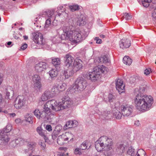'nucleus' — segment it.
Here are the masks:
<instances>
[{
  "instance_id": "1",
  "label": "nucleus",
  "mask_w": 156,
  "mask_h": 156,
  "mask_svg": "<svg viewBox=\"0 0 156 156\" xmlns=\"http://www.w3.org/2000/svg\"><path fill=\"white\" fill-rule=\"evenodd\" d=\"M134 101L136 109L142 112L149 110L153 103L151 96L141 93L137 94Z\"/></svg>"
},
{
  "instance_id": "2",
  "label": "nucleus",
  "mask_w": 156,
  "mask_h": 156,
  "mask_svg": "<svg viewBox=\"0 0 156 156\" xmlns=\"http://www.w3.org/2000/svg\"><path fill=\"white\" fill-rule=\"evenodd\" d=\"M113 143L112 140L106 136L100 137L95 143V147L97 151H102L105 156H111L113 152Z\"/></svg>"
},
{
  "instance_id": "3",
  "label": "nucleus",
  "mask_w": 156,
  "mask_h": 156,
  "mask_svg": "<svg viewBox=\"0 0 156 156\" xmlns=\"http://www.w3.org/2000/svg\"><path fill=\"white\" fill-rule=\"evenodd\" d=\"M72 26L65 27L63 28V34L60 37L62 40H69L74 43L79 42L84 38L79 32L73 30Z\"/></svg>"
},
{
  "instance_id": "4",
  "label": "nucleus",
  "mask_w": 156,
  "mask_h": 156,
  "mask_svg": "<svg viewBox=\"0 0 156 156\" xmlns=\"http://www.w3.org/2000/svg\"><path fill=\"white\" fill-rule=\"evenodd\" d=\"M87 85V82L82 77L78 78L73 84L69 88L71 92H75L76 90L82 91L84 89Z\"/></svg>"
},
{
  "instance_id": "5",
  "label": "nucleus",
  "mask_w": 156,
  "mask_h": 156,
  "mask_svg": "<svg viewBox=\"0 0 156 156\" xmlns=\"http://www.w3.org/2000/svg\"><path fill=\"white\" fill-rule=\"evenodd\" d=\"M46 107L49 108L50 112L51 109L53 111L57 112L62 110L60 102L58 103L55 100L48 101L45 104Z\"/></svg>"
},
{
  "instance_id": "6",
  "label": "nucleus",
  "mask_w": 156,
  "mask_h": 156,
  "mask_svg": "<svg viewBox=\"0 0 156 156\" xmlns=\"http://www.w3.org/2000/svg\"><path fill=\"white\" fill-rule=\"evenodd\" d=\"M33 40L36 43L40 45H43L45 43L43 36L40 33L36 32L33 34Z\"/></svg>"
},
{
  "instance_id": "7",
  "label": "nucleus",
  "mask_w": 156,
  "mask_h": 156,
  "mask_svg": "<svg viewBox=\"0 0 156 156\" xmlns=\"http://www.w3.org/2000/svg\"><path fill=\"white\" fill-rule=\"evenodd\" d=\"M25 104V101L24 97L19 96L16 98L14 103L15 108L16 109H20L24 106Z\"/></svg>"
},
{
  "instance_id": "8",
  "label": "nucleus",
  "mask_w": 156,
  "mask_h": 156,
  "mask_svg": "<svg viewBox=\"0 0 156 156\" xmlns=\"http://www.w3.org/2000/svg\"><path fill=\"white\" fill-rule=\"evenodd\" d=\"M62 102H60L61 104V108L62 110L68 107H70L73 104V101L68 97H65L62 99Z\"/></svg>"
},
{
  "instance_id": "9",
  "label": "nucleus",
  "mask_w": 156,
  "mask_h": 156,
  "mask_svg": "<svg viewBox=\"0 0 156 156\" xmlns=\"http://www.w3.org/2000/svg\"><path fill=\"white\" fill-rule=\"evenodd\" d=\"M82 62L79 59H76L73 64L72 70L73 73L76 72L81 69L82 67Z\"/></svg>"
},
{
  "instance_id": "10",
  "label": "nucleus",
  "mask_w": 156,
  "mask_h": 156,
  "mask_svg": "<svg viewBox=\"0 0 156 156\" xmlns=\"http://www.w3.org/2000/svg\"><path fill=\"white\" fill-rule=\"evenodd\" d=\"M74 58L69 54H67L64 58V65L66 67L68 68L72 66L74 61Z\"/></svg>"
},
{
  "instance_id": "11",
  "label": "nucleus",
  "mask_w": 156,
  "mask_h": 156,
  "mask_svg": "<svg viewBox=\"0 0 156 156\" xmlns=\"http://www.w3.org/2000/svg\"><path fill=\"white\" fill-rule=\"evenodd\" d=\"M115 85L116 89L120 94L125 91V85L121 80L118 79L116 82Z\"/></svg>"
},
{
  "instance_id": "12",
  "label": "nucleus",
  "mask_w": 156,
  "mask_h": 156,
  "mask_svg": "<svg viewBox=\"0 0 156 156\" xmlns=\"http://www.w3.org/2000/svg\"><path fill=\"white\" fill-rule=\"evenodd\" d=\"M9 140V138L7 134L2 133V132H0V145L3 146L7 144Z\"/></svg>"
},
{
  "instance_id": "13",
  "label": "nucleus",
  "mask_w": 156,
  "mask_h": 156,
  "mask_svg": "<svg viewBox=\"0 0 156 156\" xmlns=\"http://www.w3.org/2000/svg\"><path fill=\"white\" fill-rule=\"evenodd\" d=\"M131 44V41L129 39H122L119 42L120 47L123 49L129 48Z\"/></svg>"
},
{
  "instance_id": "14",
  "label": "nucleus",
  "mask_w": 156,
  "mask_h": 156,
  "mask_svg": "<svg viewBox=\"0 0 156 156\" xmlns=\"http://www.w3.org/2000/svg\"><path fill=\"white\" fill-rule=\"evenodd\" d=\"M50 112L49 108L44 104V105L43 111L41 112L40 114V119L47 118L48 119L49 118V115L50 114Z\"/></svg>"
},
{
  "instance_id": "15",
  "label": "nucleus",
  "mask_w": 156,
  "mask_h": 156,
  "mask_svg": "<svg viewBox=\"0 0 156 156\" xmlns=\"http://www.w3.org/2000/svg\"><path fill=\"white\" fill-rule=\"evenodd\" d=\"M46 63L44 62H40L36 65L35 68L36 71L38 73H41L44 71L47 67Z\"/></svg>"
},
{
  "instance_id": "16",
  "label": "nucleus",
  "mask_w": 156,
  "mask_h": 156,
  "mask_svg": "<svg viewBox=\"0 0 156 156\" xmlns=\"http://www.w3.org/2000/svg\"><path fill=\"white\" fill-rule=\"evenodd\" d=\"M122 113V115L125 116H128L131 114L133 109L131 107L129 106L122 105L121 106Z\"/></svg>"
},
{
  "instance_id": "17",
  "label": "nucleus",
  "mask_w": 156,
  "mask_h": 156,
  "mask_svg": "<svg viewBox=\"0 0 156 156\" xmlns=\"http://www.w3.org/2000/svg\"><path fill=\"white\" fill-rule=\"evenodd\" d=\"M99 75L97 73L94 69L92 72H90L87 76V78L92 81H95L97 80L99 76Z\"/></svg>"
},
{
  "instance_id": "18",
  "label": "nucleus",
  "mask_w": 156,
  "mask_h": 156,
  "mask_svg": "<svg viewBox=\"0 0 156 156\" xmlns=\"http://www.w3.org/2000/svg\"><path fill=\"white\" fill-rule=\"evenodd\" d=\"M93 69L97 73H98L99 76L101 73H105L108 71L107 68L103 65H99L95 67Z\"/></svg>"
},
{
  "instance_id": "19",
  "label": "nucleus",
  "mask_w": 156,
  "mask_h": 156,
  "mask_svg": "<svg viewBox=\"0 0 156 156\" xmlns=\"http://www.w3.org/2000/svg\"><path fill=\"white\" fill-rule=\"evenodd\" d=\"M51 94H50V91H45L42 95L41 100L42 101H46L51 98H52Z\"/></svg>"
},
{
  "instance_id": "20",
  "label": "nucleus",
  "mask_w": 156,
  "mask_h": 156,
  "mask_svg": "<svg viewBox=\"0 0 156 156\" xmlns=\"http://www.w3.org/2000/svg\"><path fill=\"white\" fill-rule=\"evenodd\" d=\"M36 131L41 136L43 137L45 141L48 140V137L45 135L46 130H43L41 126H38L36 129Z\"/></svg>"
},
{
  "instance_id": "21",
  "label": "nucleus",
  "mask_w": 156,
  "mask_h": 156,
  "mask_svg": "<svg viewBox=\"0 0 156 156\" xmlns=\"http://www.w3.org/2000/svg\"><path fill=\"white\" fill-rule=\"evenodd\" d=\"M97 61L98 62V63H107L109 62L110 61V60L108 57L106 55H103L101 56L100 57L98 58Z\"/></svg>"
},
{
  "instance_id": "22",
  "label": "nucleus",
  "mask_w": 156,
  "mask_h": 156,
  "mask_svg": "<svg viewBox=\"0 0 156 156\" xmlns=\"http://www.w3.org/2000/svg\"><path fill=\"white\" fill-rule=\"evenodd\" d=\"M6 90V97L8 99H11L10 96H11V98H12L14 94V92L12 90V88L10 86H8L7 87Z\"/></svg>"
},
{
  "instance_id": "23",
  "label": "nucleus",
  "mask_w": 156,
  "mask_h": 156,
  "mask_svg": "<svg viewBox=\"0 0 156 156\" xmlns=\"http://www.w3.org/2000/svg\"><path fill=\"white\" fill-rule=\"evenodd\" d=\"M78 122L76 120L69 121L67 122L64 126V128L67 129L76 126Z\"/></svg>"
},
{
  "instance_id": "24",
  "label": "nucleus",
  "mask_w": 156,
  "mask_h": 156,
  "mask_svg": "<svg viewBox=\"0 0 156 156\" xmlns=\"http://www.w3.org/2000/svg\"><path fill=\"white\" fill-rule=\"evenodd\" d=\"M66 141L65 137V135L64 134L59 136L57 139V143L61 145H63L65 143V141Z\"/></svg>"
},
{
  "instance_id": "25",
  "label": "nucleus",
  "mask_w": 156,
  "mask_h": 156,
  "mask_svg": "<svg viewBox=\"0 0 156 156\" xmlns=\"http://www.w3.org/2000/svg\"><path fill=\"white\" fill-rule=\"evenodd\" d=\"M127 148V146L124 144H120L118 146L116 149V151L119 154H122L125 151V149Z\"/></svg>"
},
{
  "instance_id": "26",
  "label": "nucleus",
  "mask_w": 156,
  "mask_h": 156,
  "mask_svg": "<svg viewBox=\"0 0 156 156\" xmlns=\"http://www.w3.org/2000/svg\"><path fill=\"white\" fill-rule=\"evenodd\" d=\"M59 92V91L56 86H53L51 88V91H50V94L52 97L58 94Z\"/></svg>"
},
{
  "instance_id": "27",
  "label": "nucleus",
  "mask_w": 156,
  "mask_h": 156,
  "mask_svg": "<svg viewBox=\"0 0 156 156\" xmlns=\"http://www.w3.org/2000/svg\"><path fill=\"white\" fill-rule=\"evenodd\" d=\"M49 74L51 78L56 77L58 74V71L56 69H52L49 72Z\"/></svg>"
},
{
  "instance_id": "28",
  "label": "nucleus",
  "mask_w": 156,
  "mask_h": 156,
  "mask_svg": "<svg viewBox=\"0 0 156 156\" xmlns=\"http://www.w3.org/2000/svg\"><path fill=\"white\" fill-rule=\"evenodd\" d=\"M77 24L79 26H82L85 24V17L83 15H81L77 21Z\"/></svg>"
},
{
  "instance_id": "29",
  "label": "nucleus",
  "mask_w": 156,
  "mask_h": 156,
  "mask_svg": "<svg viewBox=\"0 0 156 156\" xmlns=\"http://www.w3.org/2000/svg\"><path fill=\"white\" fill-rule=\"evenodd\" d=\"M123 63L128 65L131 64L132 60L128 56H125L123 59Z\"/></svg>"
},
{
  "instance_id": "30",
  "label": "nucleus",
  "mask_w": 156,
  "mask_h": 156,
  "mask_svg": "<svg viewBox=\"0 0 156 156\" xmlns=\"http://www.w3.org/2000/svg\"><path fill=\"white\" fill-rule=\"evenodd\" d=\"M65 135V139L66 141L69 140L70 141H71L73 140L74 136L71 133L66 132L64 133Z\"/></svg>"
},
{
  "instance_id": "31",
  "label": "nucleus",
  "mask_w": 156,
  "mask_h": 156,
  "mask_svg": "<svg viewBox=\"0 0 156 156\" xmlns=\"http://www.w3.org/2000/svg\"><path fill=\"white\" fill-rule=\"evenodd\" d=\"M12 129V125L10 124H8L6 128H4L2 131V133L7 134V133L11 131Z\"/></svg>"
},
{
  "instance_id": "32",
  "label": "nucleus",
  "mask_w": 156,
  "mask_h": 156,
  "mask_svg": "<svg viewBox=\"0 0 156 156\" xmlns=\"http://www.w3.org/2000/svg\"><path fill=\"white\" fill-rule=\"evenodd\" d=\"M33 117L29 114H27L25 117V119L26 122H28L30 124H32L33 123Z\"/></svg>"
},
{
  "instance_id": "33",
  "label": "nucleus",
  "mask_w": 156,
  "mask_h": 156,
  "mask_svg": "<svg viewBox=\"0 0 156 156\" xmlns=\"http://www.w3.org/2000/svg\"><path fill=\"white\" fill-rule=\"evenodd\" d=\"M61 60L59 58H52V63L54 66L59 65L60 64Z\"/></svg>"
},
{
  "instance_id": "34",
  "label": "nucleus",
  "mask_w": 156,
  "mask_h": 156,
  "mask_svg": "<svg viewBox=\"0 0 156 156\" xmlns=\"http://www.w3.org/2000/svg\"><path fill=\"white\" fill-rule=\"evenodd\" d=\"M72 70L68 72L67 71H64L63 75L65 76V79H68L70 76H72L74 74Z\"/></svg>"
},
{
  "instance_id": "35",
  "label": "nucleus",
  "mask_w": 156,
  "mask_h": 156,
  "mask_svg": "<svg viewBox=\"0 0 156 156\" xmlns=\"http://www.w3.org/2000/svg\"><path fill=\"white\" fill-rule=\"evenodd\" d=\"M54 11L53 10H48L44 12V14H45L46 16L49 18L51 17L54 14Z\"/></svg>"
},
{
  "instance_id": "36",
  "label": "nucleus",
  "mask_w": 156,
  "mask_h": 156,
  "mask_svg": "<svg viewBox=\"0 0 156 156\" xmlns=\"http://www.w3.org/2000/svg\"><path fill=\"white\" fill-rule=\"evenodd\" d=\"M145 152L143 149H139L135 156H145Z\"/></svg>"
},
{
  "instance_id": "37",
  "label": "nucleus",
  "mask_w": 156,
  "mask_h": 156,
  "mask_svg": "<svg viewBox=\"0 0 156 156\" xmlns=\"http://www.w3.org/2000/svg\"><path fill=\"white\" fill-rule=\"evenodd\" d=\"M152 1V0H142V5L144 7H147Z\"/></svg>"
},
{
  "instance_id": "38",
  "label": "nucleus",
  "mask_w": 156,
  "mask_h": 156,
  "mask_svg": "<svg viewBox=\"0 0 156 156\" xmlns=\"http://www.w3.org/2000/svg\"><path fill=\"white\" fill-rule=\"evenodd\" d=\"M66 84L65 83H63L61 85H59L57 87L59 91H62L66 89Z\"/></svg>"
},
{
  "instance_id": "39",
  "label": "nucleus",
  "mask_w": 156,
  "mask_h": 156,
  "mask_svg": "<svg viewBox=\"0 0 156 156\" xmlns=\"http://www.w3.org/2000/svg\"><path fill=\"white\" fill-rule=\"evenodd\" d=\"M127 153L131 155V156H134L135 154V150L133 149L131 147H130L127 151Z\"/></svg>"
},
{
  "instance_id": "40",
  "label": "nucleus",
  "mask_w": 156,
  "mask_h": 156,
  "mask_svg": "<svg viewBox=\"0 0 156 156\" xmlns=\"http://www.w3.org/2000/svg\"><path fill=\"white\" fill-rule=\"evenodd\" d=\"M36 143L34 142H29L28 143L27 147L29 150H31L35 147Z\"/></svg>"
},
{
  "instance_id": "41",
  "label": "nucleus",
  "mask_w": 156,
  "mask_h": 156,
  "mask_svg": "<svg viewBox=\"0 0 156 156\" xmlns=\"http://www.w3.org/2000/svg\"><path fill=\"white\" fill-rule=\"evenodd\" d=\"M132 16L128 13H125L123 14L122 17V20L124 19H125L126 20H129L131 19Z\"/></svg>"
},
{
  "instance_id": "42",
  "label": "nucleus",
  "mask_w": 156,
  "mask_h": 156,
  "mask_svg": "<svg viewBox=\"0 0 156 156\" xmlns=\"http://www.w3.org/2000/svg\"><path fill=\"white\" fill-rule=\"evenodd\" d=\"M34 86L36 89H40L41 86V85L40 81H37L34 82Z\"/></svg>"
},
{
  "instance_id": "43",
  "label": "nucleus",
  "mask_w": 156,
  "mask_h": 156,
  "mask_svg": "<svg viewBox=\"0 0 156 156\" xmlns=\"http://www.w3.org/2000/svg\"><path fill=\"white\" fill-rule=\"evenodd\" d=\"M69 7L70 9L72 12L78 10L79 9V7L77 5L69 6Z\"/></svg>"
},
{
  "instance_id": "44",
  "label": "nucleus",
  "mask_w": 156,
  "mask_h": 156,
  "mask_svg": "<svg viewBox=\"0 0 156 156\" xmlns=\"http://www.w3.org/2000/svg\"><path fill=\"white\" fill-rule=\"evenodd\" d=\"M114 115L115 116V118L118 119H121L122 116V113H121L118 110L116 111V112H115V113H114Z\"/></svg>"
},
{
  "instance_id": "45",
  "label": "nucleus",
  "mask_w": 156,
  "mask_h": 156,
  "mask_svg": "<svg viewBox=\"0 0 156 156\" xmlns=\"http://www.w3.org/2000/svg\"><path fill=\"white\" fill-rule=\"evenodd\" d=\"M62 129V126L60 125H58L55 127V129L53 132L59 134Z\"/></svg>"
},
{
  "instance_id": "46",
  "label": "nucleus",
  "mask_w": 156,
  "mask_h": 156,
  "mask_svg": "<svg viewBox=\"0 0 156 156\" xmlns=\"http://www.w3.org/2000/svg\"><path fill=\"white\" fill-rule=\"evenodd\" d=\"M80 148L81 150H85L88 148L87 143L86 142H83L81 144L80 147Z\"/></svg>"
},
{
  "instance_id": "47",
  "label": "nucleus",
  "mask_w": 156,
  "mask_h": 156,
  "mask_svg": "<svg viewBox=\"0 0 156 156\" xmlns=\"http://www.w3.org/2000/svg\"><path fill=\"white\" fill-rule=\"evenodd\" d=\"M51 20L50 18L48 19L46 21L44 28L45 29H47L49 27V26L51 24Z\"/></svg>"
},
{
  "instance_id": "48",
  "label": "nucleus",
  "mask_w": 156,
  "mask_h": 156,
  "mask_svg": "<svg viewBox=\"0 0 156 156\" xmlns=\"http://www.w3.org/2000/svg\"><path fill=\"white\" fill-rule=\"evenodd\" d=\"M20 139H17L15 141H13L10 143V145L13 147H16L19 144Z\"/></svg>"
},
{
  "instance_id": "49",
  "label": "nucleus",
  "mask_w": 156,
  "mask_h": 156,
  "mask_svg": "<svg viewBox=\"0 0 156 156\" xmlns=\"http://www.w3.org/2000/svg\"><path fill=\"white\" fill-rule=\"evenodd\" d=\"M33 82L40 81V78L38 75H34L33 76Z\"/></svg>"
},
{
  "instance_id": "50",
  "label": "nucleus",
  "mask_w": 156,
  "mask_h": 156,
  "mask_svg": "<svg viewBox=\"0 0 156 156\" xmlns=\"http://www.w3.org/2000/svg\"><path fill=\"white\" fill-rule=\"evenodd\" d=\"M41 112L38 109H36L34 112V114L35 116L38 119H40V114Z\"/></svg>"
},
{
  "instance_id": "51",
  "label": "nucleus",
  "mask_w": 156,
  "mask_h": 156,
  "mask_svg": "<svg viewBox=\"0 0 156 156\" xmlns=\"http://www.w3.org/2000/svg\"><path fill=\"white\" fill-rule=\"evenodd\" d=\"M153 20L156 23V8L153 11L152 13Z\"/></svg>"
},
{
  "instance_id": "52",
  "label": "nucleus",
  "mask_w": 156,
  "mask_h": 156,
  "mask_svg": "<svg viewBox=\"0 0 156 156\" xmlns=\"http://www.w3.org/2000/svg\"><path fill=\"white\" fill-rule=\"evenodd\" d=\"M138 80L137 77L136 76H133L130 77L129 79V81L131 83H134Z\"/></svg>"
},
{
  "instance_id": "53",
  "label": "nucleus",
  "mask_w": 156,
  "mask_h": 156,
  "mask_svg": "<svg viewBox=\"0 0 156 156\" xmlns=\"http://www.w3.org/2000/svg\"><path fill=\"white\" fill-rule=\"evenodd\" d=\"M74 152L76 154L80 155L82 153L81 149H80V148H76L75 149Z\"/></svg>"
},
{
  "instance_id": "54",
  "label": "nucleus",
  "mask_w": 156,
  "mask_h": 156,
  "mask_svg": "<svg viewBox=\"0 0 156 156\" xmlns=\"http://www.w3.org/2000/svg\"><path fill=\"white\" fill-rule=\"evenodd\" d=\"M108 98L109 102H112L114 99V97L112 94H109L108 96Z\"/></svg>"
},
{
  "instance_id": "55",
  "label": "nucleus",
  "mask_w": 156,
  "mask_h": 156,
  "mask_svg": "<svg viewBox=\"0 0 156 156\" xmlns=\"http://www.w3.org/2000/svg\"><path fill=\"white\" fill-rule=\"evenodd\" d=\"M39 144L41 146V148L42 150H44L45 149L46 145L44 142H39Z\"/></svg>"
},
{
  "instance_id": "56",
  "label": "nucleus",
  "mask_w": 156,
  "mask_h": 156,
  "mask_svg": "<svg viewBox=\"0 0 156 156\" xmlns=\"http://www.w3.org/2000/svg\"><path fill=\"white\" fill-rule=\"evenodd\" d=\"M63 5H60V6H58L57 8L58 10H58H62L63 11H62V12H65L66 10V9L65 8H64L63 9Z\"/></svg>"
},
{
  "instance_id": "57",
  "label": "nucleus",
  "mask_w": 156,
  "mask_h": 156,
  "mask_svg": "<svg viewBox=\"0 0 156 156\" xmlns=\"http://www.w3.org/2000/svg\"><path fill=\"white\" fill-rule=\"evenodd\" d=\"M94 40L96 41V42L97 43L101 44L102 42L101 40L98 37H95Z\"/></svg>"
},
{
  "instance_id": "58",
  "label": "nucleus",
  "mask_w": 156,
  "mask_h": 156,
  "mask_svg": "<svg viewBox=\"0 0 156 156\" xmlns=\"http://www.w3.org/2000/svg\"><path fill=\"white\" fill-rule=\"evenodd\" d=\"M58 134H57L56 133H55L54 132H53V133L52 134V138L53 140L55 139L57 137V136Z\"/></svg>"
},
{
  "instance_id": "59",
  "label": "nucleus",
  "mask_w": 156,
  "mask_h": 156,
  "mask_svg": "<svg viewBox=\"0 0 156 156\" xmlns=\"http://www.w3.org/2000/svg\"><path fill=\"white\" fill-rule=\"evenodd\" d=\"M46 129L49 131H51L52 130L51 126L49 125H47L46 126Z\"/></svg>"
},
{
  "instance_id": "60",
  "label": "nucleus",
  "mask_w": 156,
  "mask_h": 156,
  "mask_svg": "<svg viewBox=\"0 0 156 156\" xmlns=\"http://www.w3.org/2000/svg\"><path fill=\"white\" fill-rule=\"evenodd\" d=\"M151 72V69H146L144 71V73L146 75H147L150 73Z\"/></svg>"
},
{
  "instance_id": "61",
  "label": "nucleus",
  "mask_w": 156,
  "mask_h": 156,
  "mask_svg": "<svg viewBox=\"0 0 156 156\" xmlns=\"http://www.w3.org/2000/svg\"><path fill=\"white\" fill-rule=\"evenodd\" d=\"M110 114V112L108 111H105L103 114V115L107 117L108 114Z\"/></svg>"
},
{
  "instance_id": "62",
  "label": "nucleus",
  "mask_w": 156,
  "mask_h": 156,
  "mask_svg": "<svg viewBox=\"0 0 156 156\" xmlns=\"http://www.w3.org/2000/svg\"><path fill=\"white\" fill-rule=\"evenodd\" d=\"M27 47V44H24L22 45L20 49L22 50H24Z\"/></svg>"
},
{
  "instance_id": "63",
  "label": "nucleus",
  "mask_w": 156,
  "mask_h": 156,
  "mask_svg": "<svg viewBox=\"0 0 156 156\" xmlns=\"http://www.w3.org/2000/svg\"><path fill=\"white\" fill-rule=\"evenodd\" d=\"M57 156H69L68 153H61L58 154Z\"/></svg>"
},
{
  "instance_id": "64",
  "label": "nucleus",
  "mask_w": 156,
  "mask_h": 156,
  "mask_svg": "<svg viewBox=\"0 0 156 156\" xmlns=\"http://www.w3.org/2000/svg\"><path fill=\"white\" fill-rule=\"evenodd\" d=\"M134 124L137 126H139L140 125V124L139 121H135Z\"/></svg>"
}]
</instances>
